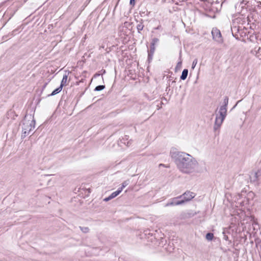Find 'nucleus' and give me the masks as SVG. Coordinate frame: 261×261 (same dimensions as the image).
Instances as JSON below:
<instances>
[{
  "instance_id": "nucleus-4",
  "label": "nucleus",
  "mask_w": 261,
  "mask_h": 261,
  "mask_svg": "<svg viewBox=\"0 0 261 261\" xmlns=\"http://www.w3.org/2000/svg\"><path fill=\"white\" fill-rule=\"evenodd\" d=\"M213 39L219 43L223 42V38L220 31L216 28H213L212 30Z\"/></svg>"
},
{
  "instance_id": "nucleus-23",
  "label": "nucleus",
  "mask_w": 261,
  "mask_h": 261,
  "mask_svg": "<svg viewBox=\"0 0 261 261\" xmlns=\"http://www.w3.org/2000/svg\"><path fill=\"white\" fill-rule=\"evenodd\" d=\"M197 62H198L197 59H195L194 60V61H193L192 65V68L193 69H194L195 67L196 66V64H197Z\"/></svg>"
},
{
  "instance_id": "nucleus-22",
  "label": "nucleus",
  "mask_w": 261,
  "mask_h": 261,
  "mask_svg": "<svg viewBox=\"0 0 261 261\" xmlns=\"http://www.w3.org/2000/svg\"><path fill=\"white\" fill-rule=\"evenodd\" d=\"M154 54L148 52V60L150 62L152 60L153 56Z\"/></svg>"
},
{
  "instance_id": "nucleus-3",
  "label": "nucleus",
  "mask_w": 261,
  "mask_h": 261,
  "mask_svg": "<svg viewBox=\"0 0 261 261\" xmlns=\"http://www.w3.org/2000/svg\"><path fill=\"white\" fill-rule=\"evenodd\" d=\"M219 114L220 116H218L217 115L215 119V124L214 126V129L215 131L219 129L227 115L222 112H219Z\"/></svg>"
},
{
  "instance_id": "nucleus-6",
  "label": "nucleus",
  "mask_w": 261,
  "mask_h": 261,
  "mask_svg": "<svg viewBox=\"0 0 261 261\" xmlns=\"http://www.w3.org/2000/svg\"><path fill=\"white\" fill-rule=\"evenodd\" d=\"M195 194L194 193L188 191L182 195L180 196V197H183L186 202L191 200L195 197Z\"/></svg>"
},
{
  "instance_id": "nucleus-2",
  "label": "nucleus",
  "mask_w": 261,
  "mask_h": 261,
  "mask_svg": "<svg viewBox=\"0 0 261 261\" xmlns=\"http://www.w3.org/2000/svg\"><path fill=\"white\" fill-rule=\"evenodd\" d=\"M22 132L21 138H24L28 135L30 132L35 127V120L32 115H25L22 121Z\"/></svg>"
},
{
  "instance_id": "nucleus-10",
  "label": "nucleus",
  "mask_w": 261,
  "mask_h": 261,
  "mask_svg": "<svg viewBox=\"0 0 261 261\" xmlns=\"http://www.w3.org/2000/svg\"><path fill=\"white\" fill-rule=\"evenodd\" d=\"M67 79H68V75L67 74H64L63 75L62 80L61 83V85L60 86H61V89H62L63 87L66 85Z\"/></svg>"
},
{
  "instance_id": "nucleus-14",
  "label": "nucleus",
  "mask_w": 261,
  "mask_h": 261,
  "mask_svg": "<svg viewBox=\"0 0 261 261\" xmlns=\"http://www.w3.org/2000/svg\"><path fill=\"white\" fill-rule=\"evenodd\" d=\"M129 184V181L128 180H125V181H124L122 184H121V187L119 188L118 189L120 190L121 191H122V190L125 187H126Z\"/></svg>"
},
{
  "instance_id": "nucleus-17",
  "label": "nucleus",
  "mask_w": 261,
  "mask_h": 261,
  "mask_svg": "<svg viewBox=\"0 0 261 261\" xmlns=\"http://www.w3.org/2000/svg\"><path fill=\"white\" fill-rule=\"evenodd\" d=\"M105 88V85H98L95 88L94 91H100L103 90Z\"/></svg>"
},
{
  "instance_id": "nucleus-8",
  "label": "nucleus",
  "mask_w": 261,
  "mask_h": 261,
  "mask_svg": "<svg viewBox=\"0 0 261 261\" xmlns=\"http://www.w3.org/2000/svg\"><path fill=\"white\" fill-rule=\"evenodd\" d=\"M144 27V25L143 24V19H141V20L139 22V23L137 25V29L138 32L139 33H141V31L142 30H143Z\"/></svg>"
},
{
  "instance_id": "nucleus-21",
  "label": "nucleus",
  "mask_w": 261,
  "mask_h": 261,
  "mask_svg": "<svg viewBox=\"0 0 261 261\" xmlns=\"http://www.w3.org/2000/svg\"><path fill=\"white\" fill-rule=\"evenodd\" d=\"M171 205H176L175 202V200L174 199H173V200L171 202H169L166 204V206H171Z\"/></svg>"
},
{
  "instance_id": "nucleus-19",
  "label": "nucleus",
  "mask_w": 261,
  "mask_h": 261,
  "mask_svg": "<svg viewBox=\"0 0 261 261\" xmlns=\"http://www.w3.org/2000/svg\"><path fill=\"white\" fill-rule=\"evenodd\" d=\"M247 3L248 2L246 1V0H241L240 4L239 5V7H241L242 9H243L245 7Z\"/></svg>"
},
{
  "instance_id": "nucleus-27",
  "label": "nucleus",
  "mask_w": 261,
  "mask_h": 261,
  "mask_svg": "<svg viewBox=\"0 0 261 261\" xmlns=\"http://www.w3.org/2000/svg\"><path fill=\"white\" fill-rule=\"evenodd\" d=\"M129 4L130 5L134 6L135 4V0H130Z\"/></svg>"
},
{
  "instance_id": "nucleus-25",
  "label": "nucleus",
  "mask_w": 261,
  "mask_h": 261,
  "mask_svg": "<svg viewBox=\"0 0 261 261\" xmlns=\"http://www.w3.org/2000/svg\"><path fill=\"white\" fill-rule=\"evenodd\" d=\"M255 243H256V245L259 244V249L260 250V253L259 254V256L261 257V241L260 240L256 241Z\"/></svg>"
},
{
  "instance_id": "nucleus-34",
  "label": "nucleus",
  "mask_w": 261,
  "mask_h": 261,
  "mask_svg": "<svg viewBox=\"0 0 261 261\" xmlns=\"http://www.w3.org/2000/svg\"><path fill=\"white\" fill-rule=\"evenodd\" d=\"M160 166H165V165H164V164H160Z\"/></svg>"
},
{
  "instance_id": "nucleus-15",
  "label": "nucleus",
  "mask_w": 261,
  "mask_h": 261,
  "mask_svg": "<svg viewBox=\"0 0 261 261\" xmlns=\"http://www.w3.org/2000/svg\"><path fill=\"white\" fill-rule=\"evenodd\" d=\"M205 238L208 241H212L214 238V234L212 232H208L206 233Z\"/></svg>"
},
{
  "instance_id": "nucleus-1",
  "label": "nucleus",
  "mask_w": 261,
  "mask_h": 261,
  "mask_svg": "<svg viewBox=\"0 0 261 261\" xmlns=\"http://www.w3.org/2000/svg\"><path fill=\"white\" fill-rule=\"evenodd\" d=\"M170 155L178 170L182 173H192L198 167V163L196 160L185 152L172 151L170 152Z\"/></svg>"
},
{
  "instance_id": "nucleus-9",
  "label": "nucleus",
  "mask_w": 261,
  "mask_h": 261,
  "mask_svg": "<svg viewBox=\"0 0 261 261\" xmlns=\"http://www.w3.org/2000/svg\"><path fill=\"white\" fill-rule=\"evenodd\" d=\"M188 74V70L187 69H184L182 72L181 75L180 77V80H185Z\"/></svg>"
},
{
  "instance_id": "nucleus-26",
  "label": "nucleus",
  "mask_w": 261,
  "mask_h": 261,
  "mask_svg": "<svg viewBox=\"0 0 261 261\" xmlns=\"http://www.w3.org/2000/svg\"><path fill=\"white\" fill-rule=\"evenodd\" d=\"M111 199H112V197H111V196L110 195V196H108V197L105 198L103 199V200H104L105 201H106V202H107V201H109V200H111Z\"/></svg>"
},
{
  "instance_id": "nucleus-29",
  "label": "nucleus",
  "mask_w": 261,
  "mask_h": 261,
  "mask_svg": "<svg viewBox=\"0 0 261 261\" xmlns=\"http://www.w3.org/2000/svg\"><path fill=\"white\" fill-rule=\"evenodd\" d=\"M170 85H169L168 86H167L166 88V92H168L170 91Z\"/></svg>"
},
{
  "instance_id": "nucleus-12",
  "label": "nucleus",
  "mask_w": 261,
  "mask_h": 261,
  "mask_svg": "<svg viewBox=\"0 0 261 261\" xmlns=\"http://www.w3.org/2000/svg\"><path fill=\"white\" fill-rule=\"evenodd\" d=\"M179 198H180V196H178V197H177L174 198L175 202L176 205H181V204H184L185 202V200H184V199H182L181 200H178L177 199Z\"/></svg>"
},
{
  "instance_id": "nucleus-30",
  "label": "nucleus",
  "mask_w": 261,
  "mask_h": 261,
  "mask_svg": "<svg viewBox=\"0 0 261 261\" xmlns=\"http://www.w3.org/2000/svg\"><path fill=\"white\" fill-rule=\"evenodd\" d=\"M161 25H159L156 28H154V29H155V30H160L161 29Z\"/></svg>"
},
{
  "instance_id": "nucleus-16",
  "label": "nucleus",
  "mask_w": 261,
  "mask_h": 261,
  "mask_svg": "<svg viewBox=\"0 0 261 261\" xmlns=\"http://www.w3.org/2000/svg\"><path fill=\"white\" fill-rule=\"evenodd\" d=\"M155 50V45H153V43L150 44V49L148 50V52L151 53V54H154Z\"/></svg>"
},
{
  "instance_id": "nucleus-32",
  "label": "nucleus",
  "mask_w": 261,
  "mask_h": 261,
  "mask_svg": "<svg viewBox=\"0 0 261 261\" xmlns=\"http://www.w3.org/2000/svg\"><path fill=\"white\" fill-rule=\"evenodd\" d=\"M47 84V83H45V84L44 85V86H43V89H44L46 87V86Z\"/></svg>"
},
{
  "instance_id": "nucleus-20",
  "label": "nucleus",
  "mask_w": 261,
  "mask_h": 261,
  "mask_svg": "<svg viewBox=\"0 0 261 261\" xmlns=\"http://www.w3.org/2000/svg\"><path fill=\"white\" fill-rule=\"evenodd\" d=\"M260 50L261 48L260 47L256 46L254 47V49L252 50V53L253 54H254V53H255V54H256L257 53H259Z\"/></svg>"
},
{
  "instance_id": "nucleus-33",
  "label": "nucleus",
  "mask_w": 261,
  "mask_h": 261,
  "mask_svg": "<svg viewBox=\"0 0 261 261\" xmlns=\"http://www.w3.org/2000/svg\"><path fill=\"white\" fill-rule=\"evenodd\" d=\"M181 64V62H179L178 63L177 65H180Z\"/></svg>"
},
{
  "instance_id": "nucleus-5",
  "label": "nucleus",
  "mask_w": 261,
  "mask_h": 261,
  "mask_svg": "<svg viewBox=\"0 0 261 261\" xmlns=\"http://www.w3.org/2000/svg\"><path fill=\"white\" fill-rule=\"evenodd\" d=\"M261 176V170H258L257 171L252 172L250 175V179L251 182L258 184L259 177Z\"/></svg>"
},
{
  "instance_id": "nucleus-11",
  "label": "nucleus",
  "mask_w": 261,
  "mask_h": 261,
  "mask_svg": "<svg viewBox=\"0 0 261 261\" xmlns=\"http://www.w3.org/2000/svg\"><path fill=\"white\" fill-rule=\"evenodd\" d=\"M62 89H61V86L59 87L58 88H57L55 90H54L51 94H48V96H54V95L57 94L58 93H59V92H60L61 91Z\"/></svg>"
},
{
  "instance_id": "nucleus-31",
  "label": "nucleus",
  "mask_w": 261,
  "mask_h": 261,
  "mask_svg": "<svg viewBox=\"0 0 261 261\" xmlns=\"http://www.w3.org/2000/svg\"><path fill=\"white\" fill-rule=\"evenodd\" d=\"M224 239L225 240H228V237L226 235H224Z\"/></svg>"
},
{
  "instance_id": "nucleus-7",
  "label": "nucleus",
  "mask_w": 261,
  "mask_h": 261,
  "mask_svg": "<svg viewBox=\"0 0 261 261\" xmlns=\"http://www.w3.org/2000/svg\"><path fill=\"white\" fill-rule=\"evenodd\" d=\"M228 103V97L225 96L224 99V104L220 108L219 112H223L227 114V107Z\"/></svg>"
},
{
  "instance_id": "nucleus-24",
  "label": "nucleus",
  "mask_w": 261,
  "mask_h": 261,
  "mask_svg": "<svg viewBox=\"0 0 261 261\" xmlns=\"http://www.w3.org/2000/svg\"><path fill=\"white\" fill-rule=\"evenodd\" d=\"M159 41V39L157 38H154L152 39L151 43H153V45H155L156 43Z\"/></svg>"
},
{
  "instance_id": "nucleus-28",
  "label": "nucleus",
  "mask_w": 261,
  "mask_h": 261,
  "mask_svg": "<svg viewBox=\"0 0 261 261\" xmlns=\"http://www.w3.org/2000/svg\"><path fill=\"white\" fill-rule=\"evenodd\" d=\"M18 31V29H15L14 30H13L12 32V35H14L15 34V33L17 32V31Z\"/></svg>"
},
{
  "instance_id": "nucleus-13",
  "label": "nucleus",
  "mask_w": 261,
  "mask_h": 261,
  "mask_svg": "<svg viewBox=\"0 0 261 261\" xmlns=\"http://www.w3.org/2000/svg\"><path fill=\"white\" fill-rule=\"evenodd\" d=\"M121 192V191H120V190L119 189H117V191L113 192L111 195V197L113 198L116 197L117 195H118Z\"/></svg>"
},
{
  "instance_id": "nucleus-18",
  "label": "nucleus",
  "mask_w": 261,
  "mask_h": 261,
  "mask_svg": "<svg viewBox=\"0 0 261 261\" xmlns=\"http://www.w3.org/2000/svg\"><path fill=\"white\" fill-rule=\"evenodd\" d=\"M79 228L81 230L85 233H88L89 231V228L88 227L80 226Z\"/></svg>"
}]
</instances>
